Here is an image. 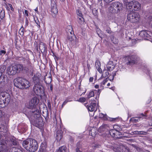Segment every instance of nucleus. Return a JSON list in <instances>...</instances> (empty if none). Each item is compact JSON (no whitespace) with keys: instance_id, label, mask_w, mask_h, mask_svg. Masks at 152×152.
Here are the masks:
<instances>
[{"instance_id":"obj_41","label":"nucleus","mask_w":152,"mask_h":152,"mask_svg":"<svg viewBox=\"0 0 152 152\" xmlns=\"http://www.w3.org/2000/svg\"><path fill=\"white\" fill-rule=\"evenodd\" d=\"M46 45L43 42H40L39 45V48H45Z\"/></svg>"},{"instance_id":"obj_35","label":"nucleus","mask_w":152,"mask_h":152,"mask_svg":"<svg viewBox=\"0 0 152 152\" xmlns=\"http://www.w3.org/2000/svg\"><path fill=\"white\" fill-rule=\"evenodd\" d=\"M19 33L21 36H23V35L24 34V28L23 26L21 27L20 29Z\"/></svg>"},{"instance_id":"obj_37","label":"nucleus","mask_w":152,"mask_h":152,"mask_svg":"<svg viewBox=\"0 0 152 152\" xmlns=\"http://www.w3.org/2000/svg\"><path fill=\"white\" fill-rule=\"evenodd\" d=\"M108 127V126L107 125H104L101 126L100 127L99 129L102 130V131H105V129H107V130H109V129L107 128Z\"/></svg>"},{"instance_id":"obj_50","label":"nucleus","mask_w":152,"mask_h":152,"mask_svg":"<svg viewBox=\"0 0 152 152\" xmlns=\"http://www.w3.org/2000/svg\"><path fill=\"white\" fill-rule=\"evenodd\" d=\"M94 78L93 77H90L89 79L90 82H92Z\"/></svg>"},{"instance_id":"obj_40","label":"nucleus","mask_w":152,"mask_h":152,"mask_svg":"<svg viewBox=\"0 0 152 152\" xmlns=\"http://www.w3.org/2000/svg\"><path fill=\"white\" fill-rule=\"evenodd\" d=\"M135 132H136V134H146V132L143 131H136Z\"/></svg>"},{"instance_id":"obj_63","label":"nucleus","mask_w":152,"mask_h":152,"mask_svg":"<svg viewBox=\"0 0 152 152\" xmlns=\"http://www.w3.org/2000/svg\"><path fill=\"white\" fill-rule=\"evenodd\" d=\"M94 115V113H93L92 115H91V116H93Z\"/></svg>"},{"instance_id":"obj_30","label":"nucleus","mask_w":152,"mask_h":152,"mask_svg":"<svg viewBox=\"0 0 152 152\" xmlns=\"http://www.w3.org/2000/svg\"><path fill=\"white\" fill-rule=\"evenodd\" d=\"M109 75V73L108 71L107 70H104L102 76L101 77L100 79L102 78H105L107 77Z\"/></svg>"},{"instance_id":"obj_15","label":"nucleus","mask_w":152,"mask_h":152,"mask_svg":"<svg viewBox=\"0 0 152 152\" xmlns=\"http://www.w3.org/2000/svg\"><path fill=\"white\" fill-rule=\"evenodd\" d=\"M112 3L113 4L112 6L115 7L116 10H117V12L118 11L119 12L122 9V4L121 3L118 2H115Z\"/></svg>"},{"instance_id":"obj_62","label":"nucleus","mask_w":152,"mask_h":152,"mask_svg":"<svg viewBox=\"0 0 152 152\" xmlns=\"http://www.w3.org/2000/svg\"><path fill=\"white\" fill-rule=\"evenodd\" d=\"M99 0V1H102V0ZM104 0L105 1V0Z\"/></svg>"},{"instance_id":"obj_16","label":"nucleus","mask_w":152,"mask_h":152,"mask_svg":"<svg viewBox=\"0 0 152 152\" xmlns=\"http://www.w3.org/2000/svg\"><path fill=\"white\" fill-rule=\"evenodd\" d=\"M115 63L114 62L110 61L107 65V67L108 70L112 71L115 68Z\"/></svg>"},{"instance_id":"obj_28","label":"nucleus","mask_w":152,"mask_h":152,"mask_svg":"<svg viewBox=\"0 0 152 152\" xmlns=\"http://www.w3.org/2000/svg\"><path fill=\"white\" fill-rule=\"evenodd\" d=\"M99 118L104 120H108V117L106 114H104L102 113H100L99 115Z\"/></svg>"},{"instance_id":"obj_19","label":"nucleus","mask_w":152,"mask_h":152,"mask_svg":"<svg viewBox=\"0 0 152 152\" xmlns=\"http://www.w3.org/2000/svg\"><path fill=\"white\" fill-rule=\"evenodd\" d=\"M51 12L53 15L55 16L58 13V10L56 4H54L53 6L51 5Z\"/></svg>"},{"instance_id":"obj_60","label":"nucleus","mask_w":152,"mask_h":152,"mask_svg":"<svg viewBox=\"0 0 152 152\" xmlns=\"http://www.w3.org/2000/svg\"><path fill=\"white\" fill-rule=\"evenodd\" d=\"M37 10H38V9H37V8H36L34 10L35 11H37Z\"/></svg>"},{"instance_id":"obj_42","label":"nucleus","mask_w":152,"mask_h":152,"mask_svg":"<svg viewBox=\"0 0 152 152\" xmlns=\"http://www.w3.org/2000/svg\"><path fill=\"white\" fill-rule=\"evenodd\" d=\"M47 79H48V81H47V80H46V78H45L44 80H45V83L47 84H49L50 83V82H51V78L50 77H48V78H47Z\"/></svg>"},{"instance_id":"obj_13","label":"nucleus","mask_w":152,"mask_h":152,"mask_svg":"<svg viewBox=\"0 0 152 152\" xmlns=\"http://www.w3.org/2000/svg\"><path fill=\"white\" fill-rule=\"evenodd\" d=\"M95 100H94L93 102L91 103L90 104L88 105L87 108L89 111L90 112L96 111L97 109V107L96 106V103L94 102Z\"/></svg>"},{"instance_id":"obj_4","label":"nucleus","mask_w":152,"mask_h":152,"mask_svg":"<svg viewBox=\"0 0 152 152\" xmlns=\"http://www.w3.org/2000/svg\"><path fill=\"white\" fill-rule=\"evenodd\" d=\"M14 85L20 89H27L31 86V83L27 80L23 78H18L14 81Z\"/></svg>"},{"instance_id":"obj_33","label":"nucleus","mask_w":152,"mask_h":152,"mask_svg":"<svg viewBox=\"0 0 152 152\" xmlns=\"http://www.w3.org/2000/svg\"><path fill=\"white\" fill-rule=\"evenodd\" d=\"M7 9L9 11H14V9L12 7V4H8L7 5Z\"/></svg>"},{"instance_id":"obj_25","label":"nucleus","mask_w":152,"mask_h":152,"mask_svg":"<svg viewBox=\"0 0 152 152\" xmlns=\"http://www.w3.org/2000/svg\"><path fill=\"white\" fill-rule=\"evenodd\" d=\"M125 5L127 9L129 10H131L133 5V1L126 2Z\"/></svg>"},{"instance_id":"obj_17","label":"nucleus","mask_w":152,"mask_h":152,"mask_svg":"<svg viewBox=\"0 0 152 152\" xmlns=\"http://www.w3.org/2000/svg\"><path fill=\"white\" fill-rule=\"evenodd\" d=\"M145 116V115H144L142 113L141 114L140 116L131 118L130 120L133 122L135 123L139 121L141 118H144L143 117Z\"/></svg>"},{"instance_id":"obj_21","label":"nucleus","mask_w":152,"mask_h":152,"mask_svg":"<svg viewBox=\"0 0 152 152\" xmlns=\"http://www.w3.org/2000/svg\"><path fill=\"white\" fill-rule=\"evenodd\" d=\"M109 132L110 135L112 136L113 137H115V138H117L118 137L117 135V134H118L119 133V132L117 131L115 129H112L110 130L109 131Z\"/></svg>"},{"instance_id":"obj_43","label":"nucleus","mask_w":152,"mask_h":152,"mask_svg":"<svg viewBox=\"0 0 152 152\" xmlns=\"http://www.w3.org/2000/svg\"><path fill=\"white\" fill-rule=\"evenodd\" d=\"M77 14L78 16V17H81L82 16H83L81 12L79 10L77 11Z\"/></svg>"},{"instance_id":"obj_18","label":"nucleus","mask_w":152,"mask_h":152,"mask_svg":"<svg viewBox=\"0 0 152 152\" xmlns=\"http://www.w3.org/2000/svg\"><path fill=\"white\" fill-rule=\"evenodd\" d=\"M47 145L45 142H42L40 146L39 152H47L46 150Z\"/></svg>"},{"instance_id":"obj_53","label":"nucleus","mask_w":152,"mask_h":152,"mask_svg":"<svg viewBox=\"0 0 152 152\" xmlns=\"http://www.w3.org/2000/svg\"><path fill=\"white\" fill-rule=\"evenodd\" d=\"M106 31L109 34H110L111 33V32L109 30H106Z\"/></svg>"},{"instance_id":"obj_56","label":"nucleus","mask_w":152,"mask_h":152,"mask_svg":"<svg viewBox=\"0 0 152 152\" xmlns=\"http://www.w3.org/2000/svg\"><path fill=\"white\" fill-rule=\"evenodd\" d=\"M110 88L111 89H112L113 90H114L115 89V88L113 87H112V88Z\"/></svg>"},{"instance_id":"obj_44","label":"nucleus","mask_w":152,"mask_h":152,"mask_svg":"<svg viewBox=\"0 0 152 152\" xmlns=\"http://www.w3.org/2000/svg\"><path fill=\"white\" fill-rule=\"evenodd\" d=\"M132 42V45H133L136 44L137 42L136 40L135 39H132L131 40Z\"/></svg>"},{"instance_id":"obj_51","label":"nucleus","mask_w":152,"mask_h":152,"mask_svg":"<svg viewBox=\"0 0 152 152\" xmlns=\"http://www.w3.org/2000/svg\"><path fill=\"white\" fill-rule=\"evenodd\" d=\"M116 119H117V118H111L110 119V120L112 121H115Z\"/></svg>"},{"instance_id":"obj_54","label":"nucleus","mask_w":152,"mask_h":152,"mask_svg":"<svg viewBox=\"0 0 152 152\" xmlns=\"http://www.w3.org/2000/svg\"><path fill=\"white\" fill-rule=\"evenodd\" d=\"M2 116V113L1 111L0 110V118H1Z\"/></svg>"},{"instance_id":"obj_59","label":"nucleus","mask_w":152,"mask_h":152,"mask_svg":"<svg viewBox=\"0 0 152 152\" xmlns=\"http://www.w3.org/2000/svg\"><path fill=\"white\" fill-rule=\"evenodd\" d=\"M50 88L51 90L52 89V85L50 86Z\"/></svg>"},{"instance_id":"obj_64","label":"nucleus","mask_w":152,"mask_h":152,"mask_svg":"<svg viewBox=\"0 0 152 152\" xmlns=\"http://www.w3.org/2000/svg\"><path fill=\"white\" fill-rule=\"evenodd\" d=\"M147 152H149V151H147Z\"/></svg>"},{"instance_id":"obj_61","label":"nucleus","mask_w":152,"mask_h":152,"mask_svg":"<svg viewBox=\"0 0 152 152\" xmlns=\"http://www.w3.org/2000/svg\"><path fill=\"white\" fill-rule=\"evenodd\" d=\"M151 125L152 126V120L151 121Z\"/></svg>"},{"instance_id":"obj_46","label":"nucleus","mask_w":152,"mask_h":152,"mask_svg":"<svg viewBox=\"0 0 152 152\" xmlns=\"http://www.w3.org/2000/svg\"><path fill=\"white\" fill-rule=\"evenodd\" d=\"M48 107L49 109H50L51 108V105L50 102V101L49 100H48Z\"/></svg>"},{"instance_id":"obj_45","label":"nucleus","mask_w":152,"mask_h":152,"mask_svg":"<svg viewBox=\"0 0 152 152\" xmlns=\"http://www.w3.org/2000/svg\"><path fill=\"white\" fill-rule=\"evenodd\" d=\"M28 21L27 18H26L25 20V26L26 27L28 25Z\"/></svg>"},{"instance_id":"obj_47","label":"nucleus","mask_w":152,"mask_h":152,"mask_svg":"<svg viewBox=\"0 0 152 152\" xmlns=\"http://www.w3.org/2000/svg\"><path fill=\"white\" fill-rule=\"evenodd\" d=\"M24 14L26 15L27 17H28V12L27 10H25Z\"/></svg>"},{"instance_id":"obj_27","label":"nucleus","mask_w":152,"mask_h":152,"mask_svg":"<svg viewBox=\"0 0 152 152\" xmlns=\"http://www.w3.org/2000/svg\"><path fill=\"white\" fill-rule=\"evenodd\" d=\"M109 79L108 77L106 78L102 82L100 83V88L101 90L103 89L104 88V86L108 81Z\"/></svg>"},{"instance_id":"obj_3","label":"nucleus","mask_w":152,"mask_h":152,"mask_svg":"<svg viewBox=\"0 0 152 152\" xmlns=\"http://www.w3.org/2000/svg\"><path fill=\"white\" fill-rule=\"evenodd\" d=\"M23 146L27 150L31 152L36 151L38 148V144L36 140L33 139H28L23 142Z\"/></svg>"},{"instance_id":"obj_8","label":"nucleus","mask_w":152,"mask_h":152,"mask_svg":"<svg viewBox=\"0 0 152 152\" xmlns=\"http://www.w3.org/2000/svg\"><path fill=\"white\" fill-rule=\"evenodd\" d=\"M127 20L131 22L134 23L139 22L140 20V17L137 12H131L128 15Z\"/></svg>"},{"instance_id":"obj_22","label":"nucleus","mask_w":152,"mask_h":152,"mask_svg":"<svg viewBox=\"0 0 152 152\" xmlns=\"http://www.w3.org/2000/svg\"><path fill=\"white\" fill-rule=\"evenodd\" d=\"M95 65L98 71L100 73H102V71L100 68L101 63L100 61L98 60L96 61V62Z\"/></svg>"},{"instance_id":"obj_11","label":"nucleus","mask_w":152,"mask_h":152,"mask_svg":"<svg viewBox=\"0 0 152 152\" xmlns=\"http://www.w3.org/2000/svg\"><path fill=\"white\" fill-rule=\"evenodd\" d=\"M137 56L134 55L129 56L126 57L127 65H132L134 64L137 60Z\"/></svg>"},{"instance_id":"obj_57","label":"nucleus","mask_w":152,"mask_h":152,"mask_svg":"<svg viewBox=\"0 0 152 152\" xmlns=\"http://www.w3.org/2000/svg\"><path fill=\"white\" fill-rule=\"evenodd\" d=\"M110 85V83H108L107 84V86H109Z\"/></svg>"},{"instance_id":"obj_32","label":"nucleus","mask_w":152,"mask_h":152,"mask_svg":"<svg viewBox=\"0 0 152 152\" xmlns=\"http://www.w3.org/2000/svg\"><path fill=\"white\" fill-rule=\"evenodd\" d=\"M18 129H21L22 130V132H24L26 131V130H27V126H24V127H23L21 125H19L18 126Z\"/></svg>"},{"instance_id":"obj_7","label":"nucleus","mask_w":152,"mask_h":152,"mask_svg":"<svg viewBox=\"0 0 152 152\" xmlns=\"http://www.w3.org/2000/svg\"><path fill=\"white\" fill-rule=\"evenodd\" d=\"M22 65L18 64L14 66H11L7 69V73L8 75H13L16 73H19L23 69Z\"/></svg>"},{"instance_id":"obj_20","label":"nucleus","mask_w":152,"mask_h":152,"mask_svg":"<svg viewBox=\"0 0 152 152\" xmlns=\"http://www.w3.org/2000/svg\"><path fill=\"white\" fill-rule=\"evenodd\" d=\"M134 8L136 11L139 10L141 8L140 4L139 2L136 1H133Z\"/></svg>"},{"instance_id":"obj_38","label":"nucleus","mask_w":152,"mask_h":152,"mask_svg":"<svg viewBox=\"0 0 152 152\" xmlns=\"http://www.w3.org/2000/svg\"><path fill=\"white\" fill-rule=\"evenodd\" d=\"M72 101L71 100H70L69 98H67L66 100L62 104V106H63L65 105L68 102Z\"/></svg>"},{"instance_id":"obj_55","label":"nucleus","mask_w":152,"mask_h":152,"mask_svg":"<svg viewBox=\"0 0 152 152\" xmlns=\"http://www.w3.org/2000/svg\"><path fill=\"white\" fill-rule=\"evenodd\" d=\"M35 22H36V23L38 25V24H39V21H36L35 20Z\"/></svg>"},{"instance_id":"obj_58","label":"nucleus","mask_w":152,"mask_h":152,"mask_svg":"<svg viewBox=\"0 0 152 152\" xmlns=\"http://www.w3.org/2000/svg\"><path fill=\"white\" fill-rule=\"evenodd\" d=\"M86 90L84 92H83L82 94H85V93H86Z\"/></svg>"},{"instance_id":"obj_52","label":"nucleus","mask_w":152,"mask_h":152,"mask_svg":"<svg viewBox=\"0 0 152 152\" xmlns=\"http://www.w3.org/2000/svg\"><path fill=\"white\" fill-rule=\"evenodd\" d=\"M95 88H99V86L98 85H96L95 86Z\"/></svg>"},{"instance_id":"obj_6","label":"nucleus","mask_w":152,"mask_h":152,"mask_svg":"<svg viewBox=\"0 0 152 152\" xmlns=\"http://www.w3.org/2000/svg\"><path fill=\"white\" fill-rule=\"evenodd\" d=\"M10 94L6 92L0 93V108H3L7 105L10 101Z\"/></svg>"},{"instance_id":"obj_2","label":"nucleus","mask_w":152,"mask_h":152,"mask_svg":"<svg viewBox=\"0 0 152 152\" xmlns=\"http://www.w3.org/2000/svg\"><path fill=\"white\" fill-rule=\"evenodd\" d=\"M0 152H8L9 148L3 137V136H5L7 134V126L1 124L0 125Z\"/></svg>"},{"instance_id":"obj_49","label":"nucleus","mask_w":152,"mask_h":152,"mask_svg":"<svg viewBox=\"0 0 152 152\" xmlns=\"http://www.w3.org/2000/svg\"><path fill=\"white\" fill-rule=\"evenodd\" d=\"M76 152H82L81 151L79 150V149L78 148H77L76 149Z\"/></svg>"},{"instance_id":"obj_14","label":"nucleus","mask_w":152,"mask_h":152,"mask_svg":"<svg viewBox=\"0 0 152 152\" xmlns=\"http://www.w3.org/2000/svg\"><path fill=\"white\" fill-rule=\"evenodd\" d=\"M0 85L4 87L8 83V78L6 76H3L1 73H0Z\"/></svg>"},{"instance_id":"obj_39","label":"nucleus","mask_w":152,"mask_h":152,"mask_svg":"<svg viewBox=\"0 0 152 152\" xmlns=\"http://www.w3.org/2000/svg\"><path fill=\"white\" fill-rule=\"evenodd\" d=\"M111 40L112 42L115 44H116L118 42V40L114 37L111 38Z\"/></svg>"},{"instance_id":"obj_26","label":"nucleus","mask_w":152,"mask_h":152,"mask_svg":"<svg viewBox=\"0 0 152 152\" xmlns=\"http://www.w3.org/2000/svg\"><path fill=\"white\" fill-rule=\"evenodd\" d=\"M62 135L61 132L60 131H57L56 134V139L58 141H60L62 138Z\"/></svg>"},{"instance_id":"obj_36","label":"nucleus","mask_w":152,"mask_h":152,"mask_svg":"<svg viewBox=\"0 0 152 152\" xmlns=\"http://www.w3.org/2000/svg\"><path fill=\"white\" fill-rule=\"evenodd\" d=\"M78 17V21L79 23L80 24H83L84 23V19L83 17V16Z\"/></svg>"},{"instance_id":"obj_1","label":"nucleus","mask_w":152,"mask_h":152,"mask_svg":"<svg viewBox=\"0 0 152 152\" xmlns=\"http://www.w3.org/2000/svg\"><path fill=\"white\" fill-rule=\"evenodd\" d=\"M39 102V99L36 97L32 98L26 106L29 109H31L34 110L27 111L25 113L27 116L30 119H33L34 121H31V124L34 126L40 128L44 125L42 118L40 117V112L38 110L36 109V107Z\"/></svg>"},{"instance_id":"obj_29","label":"nucleus","mask_w":152,"mask_h":152,"mask_svg":"<svg viewBox=\"0 0 152 152\" xmlns=\"http://www.w3.org/2000/svg\"><path fill=\"white\" fill-rule=\"evenodd\" d=\"M112 3H111L109 8V12L111 13H115L116 12V10L114 6H112Z\"/></svg>"},{"instance_id":"obj_12","label":"nucleus","mask_w":152,"mask_h":152,"mask_svg":"<svg viewBox=\"0 0 152 152\" xmlns=\"http://www.w3.org/2000/svg\"><path fill=\"white\" fill-rule=\"evenodd\" d=\"M151 33V32L149 31L145 30H142L140 32L139 35L142 37H147L149 38V39H151V40H150V41L152 43V39H151V37L150 36V34Z\"/></svg>"},{"instance_id":"obj_10","label":"nucleus","mask_w":152,"mask_h":152,"mask_svg":"<svg viewBox=\"0 0 152 152\" xmlns=\"http://www.w3.org/2000/svg\"><path fill=\"white\" fill-rule=\"evenodd\" d=\"M101 92V89H99L98 90H94V91H90L89 92H88L87 94V98L89 99L91 97L94 96V94L97 93V96L96 98L98 97H99Z\"/></svg>"},{"instance_id":"obj_5","label":"nucleus","mask_w":152,"mask_h":152,"mask_svg":"<svg viewBox=\"0 0 152 152\" xmlns=\"http://www.w3.org/2000/svg\"><path fill=\"white\" fill-rule=\"evenodd\" d=\"M66 31L67 33V39L70 42L72 46H74L77 43L78 41L74 34V32L71 26L69 25L67 26Z\"/></svg>"},{"instance_id":"obj_34","label":"nucleus","mask_w":152,"mask_h":152,"mask_svg":"<svg viewBox=\"0 0 152 152\" xmlns=\"http://www.w3.org/2000/svg\"><path fill=\"white\" fill-rule=\"evenodd\" d=\"M86 98L85 97H80L76 101L80 102L81 103H84L86 102Z\"/></svg>"},{"instance_id":"obj_23","label":"nucleus","mask_w":152,"mask_h":152,"mask_svg":"<svg viewBox=\"0 0 152 152\" xmlns=\"http://www.w3.org/2000/svg\"><path fill=\"white\" fill-rule=\"evenodd\" d=\"M123 147L122 145L118 146L115 145L113 147V150L115 152L120 151L123 150Z\"/></svg>"},{"instance_id":"obj_24","label":"nucleus","mask_w":152,"mask_h":152,"mask_svg":"<svg viewBox=\"0 0 152 152\" xmlns=\"http://www.w3.org/2000/svg\"><path fill=\"white\" fill-rule=\"evenodd\" d=\"M33 80L34 82V84H39V76H37V75H34L33 77Z\"/></svg>"},{"instance_id":"obj_31","label":"nucleus","mask_w":152,"mask_h":152,"mask_svg":"<svg viewBox=\"0 0 152 152\" xmlns=\"http://www.w3.org/2000/svg\"><path fill=\"white\" fill-rule=\"evenodd\" d=\"M57 150V152H66V147L65 146H62L60 147Z\"/></svg>"},{"instance_id":"obj_9","label":"nucleus","mask_w":152,"mask_h":152,"mask_svg":"<svg viewBox=\"0 0 152 152\" xmlns=\"http://www.w3.org/2000/svg\"><path fill=\"white\" fill-rule=\"evenodd\" d=\"M33 90L36 94L41 95L42 94V90L40 84H35L33 88Z\"/></svg>"},{"instance_id":"obj_48","label":"nucleus","mask_w":152,"mask_h":152,"mask_svg":"<svg viewBox=\"0 0 152 152\" xmlns=\"http://www.w3.org/2000/svg\"><path fill=\"white\" fill-rule=\"evenodd\" d=\"M6 53V51L4 50H2L0 51V54L1 55L2 54H4Z\"/></svg>"}]
</instances>
